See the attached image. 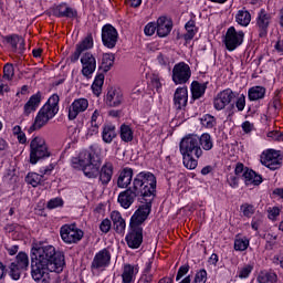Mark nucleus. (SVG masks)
<instances>
[{
  "mask_svg": "<svg viewBox=\"0 0 283 283\" xmlns=\"http://www.w3.org/2000/svg\"><path fill=\"white\" fill-rule=\"evenodd\" d=\"M54 17L59 19H78V11L75 8L70 7L67 3H60L53 10Z\"/></svg>",
  "mask_w": 283,
  "mask_h": 283,
  "instance_id": "6ab92c4d",
  "label": "nucleus"
},
{
  "mask_svg": "<svg viewBox=\"0 0 283 283\" xmlns=\"http://www.w3.org/2000/svg\"><path fill=\"white\" fill-rule=\"evenodd\" d=\"M111 230H112V221L109 219L102 220L99 224V231H102V233H109Z\"/></svg>",
  "mask_w": 283,
  "mask_h": 283,
  "instance_id": "13d9d810",
  "label": "nucleus"
},
{
  "mask_svg": "<svg viewBox=\"0 0 283 283\" xmlns=\"http://www.w3.org/2000/svg\"><path fill=\"white\" fill-rule=\"evenodd\" d=\"M226 36H244V32L235 31V27H230L226 33Z\"/></svg>",
  "mask_w": 283,
  "mask_h": 283,
  "instance_id": "69168bd1",
  "label": "nucleus"
},
{
  "mask_svg": "<svg viewBox=\"0 0 283 283\" xmlns=\"http://www.w3.org/2000/svg\"><path fill=\"white\" fill-rule=\"evenodd\" d=\"M31 276L36 283H51L52 276L63 273L65 254L54 245L34 243L30 250Z\"/></svg>",
  "mask_w": 283,
  "mask_h": 283,
  "instance_id": "f257e3e1",
  "label": "nucleus"
},
{
  "mask_svg": "<svg viewBox=\"0 0 283 283\" xmlns=\"http://www.w3.org/2000/svg\"><path fill=\"white\" fill-rule=\"evenodd\" d=\"M76 48L82 50V52H85V50H92V48H94V38H84L83 41L76 44Z\"/></svg>",
  "mask_w": 283,
  "mask_h": 283,
  "instance_id": "37998d69",
  "label": "nucleus"
},
{
  "mask_svg": "<svg viewBox=\"0 0 283 283\" xmlns=\"http://www.w3.org/2000/svg\"><path fill=\"white\" fill-rule=\"evenodd\" d=\"M187 103H189V91L186 86L177 87L174 93L172 107L176 112H185Z\"/></svg>",
  "mask_w": 283,
  "mask_h": 283,
  "instance_id": "2eb2a0df",
  "label": "nucleus"
},
{
  "mask_svg": "<svg viewBox=\"0 0 283 283\" xmlns=\"http://www.w3.org/2000/svg\"><path fill=\"white\" fill-rule=\"evenodd\" d=\"M101 164V148L96 144L91 145L86 150H82L78 157L72 160L73 169L83 171L86 178H98L99 185L107 187L114 178V164L111 161H106L102 166Z\"/></svg>",
  "mask_w": 283,
  "mask_h": 283,
  "instance_id": "f03ea898",
  "label": "nucleus"
},
{
  "mask_svg": "<svg viewBox=\"0 0 283 283\" xmlns=\"http://www.w3.org/2000/svg\"><path fill=\"white\" fill-rule=\"evenodd\" d=\"M9 269V277H11L14 282H19L21 280V275L30 269V256L28 253L20 251L13 262L8 265Z\"/></svg>",
  "mask_w": 283,
  "mask_h": 283,
  "instance_id": "1a4fd4ad",
  "label": "nucleus"
},
{
  "mask_svg": "<svg viewBox=\"0 0 283 283\" xmlns=\"http://www.w3.org/2000/svg\"><path fill=\"white\" fill-rule=\"evenodd\" d=\"M24 180L27 185H31V187H39V185L45 181V177L38 172H28Z\"/></svg>",
  "mask_w": 283,
  "mask_h": 283,
  "instance_id": "e433bc0d",
  "label": "nucleus"
},
{
  "mask_svg": "<svg viewBox=\"0 0 283 283\" xmlns=\"http://www.w3.org/2000/svg\"><path fill=\"white\" fill-rule=\"evenodd\" d=\"M134 273H138V265L126 264L122 274L123 283L134 282Z\"/></svg>",
  "mask_w": 283,
  "mask_h": 283,
  "instance_id": "f704fd0d",
  "label": "nucleus"
},
{
  "mask_svg": "<svg viewBox=\"0 0 283 283\" xmlns=\"http://www.w3.org/2000/svg\"><path fill=\"white\" fill-rule=\"evenodd\" d=\"M154 282V274H142L137 283H151Z\"/></svg>",
  "mask_w": 283,
  "mask_h": 283,
  "instance_id": "338daca9",
  "label": "nucleus"
},
{
  "mask_svg": "<svg viewBox=\"0 0 283 283\" xmlns=\"http://www.w3.org/2000/svg\"><path fill=\"white\" fill-rule=\"evenodd\" d=\"M119 136L123 143H132V140H134V130L132 129V126L122 124L119 128Z\"/></svg>",
  "mask_w": 283,
  "mask_h": 283,
  "instance_id": "c9c22d12",
  "label": "nucleus"
},
{
  "mask_svg": "<svg viewBox=\"0 0 283 283\" xmlns=\"http://www.w3.org/2000/svg\"><path fill=\"white\" fill-rule=\"evenodd\" d=\"M275 240H277V235L268 233L266 249L273 250L275 247Z\"/></svg>",
  "mask_w": 283,
  "mask_h": 283,
  "instance_id": "e2e57ef3",
  "label": "nucleus"
},
{
  "mask_svg": "<svg viewBox=\"0 0 283 283\" xmlns=\"http://www.w3.org/2000/svg\"><path fill=\"white\" fill-rule=\"evenodd\" d=\"M174 30V21L166 15L157 19V36H169Z\"/></svg>",
  "mask_w": 283,
  "mask_h": 283,
  "instance_id": "4be33fe9",
  "label": "nucleus"
},
{
  "mask_svg": "<svg viewBox=\"0 0 283 283\" xmlns=\"http://www.w3.org/2000/svg\"><path fill=\"white\" fill-rule=\"evenodd\" d=\"M171 78L175 85H187V82L191 78V66L186 62L175 64Z\"/></svg>",
  "mask_w": 283,
  "mask_h": 283,
  "instance_id": "f8f14e48",
  "label": "nucleus"
},
{
  "mask_svg": "<svg viewBox=\"0 0 283 283\" xmlns=\"http://www.w3.org/2000/svg\"><path fill=\"white\" fill-rule=\"evenodd\" d=\"M114 61H116V54L104 53L102 57V64L99 65L98 70H102L104 74H107V72L114 67Z\"/></svg>",
  "mask_w": 283,
  "mask_h": 283,
  "instance_id": "2f4dec72",
  "label": "nucleus"
},
{
  "mask_svg": "<svg viewBox=\"0 0 283 283\" xmlns=\"http://www.w3.org/2000/svg\"><path fill=\"white\" fill-rule=\"evenodd\" d=\"M227 182L232 189L240 187V177L238 175L230 174L227 177Z\"/></svg>",
  "mask_w": 283,
  "mask_h": 283,
  "instance_id": "603ef678",
  "label": "nucleus"
},
{
  "mask_svg": "<svg viewBox=\"0 0 283 283\" xmlns=\"http://www.w3.org/2000/svg\"><path fill=\"white\" fill-rule=\"evenodd\" d=\"M266 96V87L261 85L252 86L248 90V101L254 103L255 101H262Z\"/></svg>",
  "mask_w": 283,
  "mask_h": 283,
  "instance_id": "bb28decb",
  "label": "nucleus"
},
{
  "mask_svg": "<svg viewBox=\"0 0 283 283\" xmlns=\"http://www.w3.org/2000/svg\"><path fill=\"white\" fill-rule=\"evenodd\" d=\"M102 42L104 48H107L108 50H114V48H116V44L118 43V36H102Z\"/></svg>",
  "mask_w": 283,
  "mask_h": 283,
  "instance_id": "a18cd8bd",
  "label": "nucleus"
},
{
  "mask_svg": "<svg viewBox=\"0 0 283 283\" xmlns=\"http://www.w3.org/2000/svg\"><path fill=\"white\" fill-rule=\"evenodd\" d=\"M185 28L188 33V36H196V34H198V28H196V22L193 20H189L186 23Z\"/></svg>",
  "mask_w": 283,
  "mask_h": 283,
  "instance_id": "5fc2aeb1",
  "label": "nucleus"
},
{
  "mask_svg": "<svg viewBox=\"0 0 283 283\" xmlns=\"http://www.w3.org/2000/svg\"><path fill=\"white\" fill-rule=\"evenodd\" d=\"M42 127H45V123H43L41 119L39 120V117L35 116L34 123L25 129L28 134H33V132H36V129H41Z\"/></svg>",
  "mask_w": 283,
  "mask_h": 283,
  "instance_id": "864d4df0",
  "label": "nucleus"
},
{
  "mask_svg": "<svg viewBox=\"0 0 283 283\" xmlns=\"http://www.w3.org/2000/svg\"><path fill=\"white\" fill-rule=\"evenodd\" d=\"M82 74L85 78H92V74L96 72V57L91 52H86L81 57Z\"/></svg>",
  "mask_w": 283,
  "mask_h": 283,
  "instance_id": "f3484780",
  "label": "nucleus"
},
{
  "mask_svg": "<svg viewBox=\"0 0 283 283\" xmlns=\"http://www.w3.org/2000/svg\"><path fill=\"white\" fill-rule=\"evenodd\" d=\"M157 62L161 65V67H169L170 65V61H169V56L163 54V53H159L157 55Z\"/></svg>",
  "mask_w": 283,
  "mask_h": 283,
  "instance_id": "bf43d9fd",
  "label": "nucleus"
},
{
  "mask_svg": "<svg viewBox=\"0 0 283 283\" xmlns=\"http://www.w3.org/2000/svg\"><path fill=\"white\" fill-rule=\"evenodd\" d=\"M241 180H243L245 187H260V184L264 182L262 175L251 168H245L244 174L241 175Z\"/></svg>",
  "mask_w": 283,
  "mask_h": 283,
  "instance_id": "aec40b11",
  "label": "nucleus"
},
{
  "mask_svg": "<svg viewBox=\"0 0 283 283\" xmlns=\"http://www.w3.org/2000/svg\"><path fill=\"white\" fill-rule=\"evenodd\" d=\"M250 241L247 238L234 240V251H247L249 249Z\"/></svg>",
  "mask_w": 283,
  "mask_h": 283,
  "instance_id": "49530a36",
  "label": "nucleus"
},
{
  "mask_svg": "<svg viewBox=\"0 0 283 283\" xmlns=\"http://www.w3.org/2000/svg\"><path fill=\"white\" fill-rule=\"evenodd\" d=\"M247 169H249V167L244 166L242 163H238L234 168V175L239 176V178H242V174H244Z\"/></svg>",
  "mask_w": 283,
  "mask_h": 283,
  "instance_id": "052dcab7",
  "label": "nucleus"
},
{
  "mask_svg": "<svg viewBox=\"0 0 283 283\" xmlns=\"http://www.w3.org/2000/svg\"><path fill=\"white\" fill-rule=\"evenodd\" d=\"M190 269H191V266H189V264H184V265L179 266V269L177 271V275H176V282H180V280H182V277H185V275H187V273H189Z\"/></svg>",
  "mask_w": 283,
  "mask_h": 283,
  "instance_id": "6e6d98bb",
  "label": "nucleus"
},
{
  "mask_svg": "<svg viewBox=\"0 0 283 283\" xmlns=\"http://www.w3.org/2000/svg\"><path fill=\"white\" fill-rule=\"evenodd\" d=\"M199 147L202 151H211L213 149V137L209 133H202L201 136L195 135Z\"/></svg>",
  "mask_w": 283,
  "mask_h": 283,
  "instance_id": "c756f323",
  "label": "nucleus"
},
{
  "mask_svg": "<svg viewBox=\"0 0 283 283\" xmlns=\"http://www.w3.org/2000/svg\"><path fill=\"white\" fill-rule=\"evenodd\" d=\"M235 98V95L233 94V90L226 88L221 92H219L213 97V108L216 112H222V109H227V114L229 116H233L235 114V104H231V102Z\"/></svg>",
  "mask_w": 283,
  "mask_h": 283,
  "instance_id": "6e6552de",
  "label": "nucleus"
},
{
  "mask_svg": "<svg viewBox=\"0 0 283 283\" xmlns=\"http://www.w3.org/2000/svg\"><path fill=\"white\" fill-rule=\"evenodd\" d=\"M112 264V252L104 248L99 250L93 258L91 263V271L96 273V271H103V269H107Z\"/></svg>",
  "mask_w": 283,
  "mask_h": 283,
  "instance_id": "ddd939ff",
  "label": "nucleus"
},
{
  "mask_svg": "<svg viewBox=\"0 0 283 283\" xmlns=\"http://www.w3.org/2000/svg\"><path fill=\"white\" fill-rule=\"evenodd\" d=\"M42 95L41 92H36L31 95L28 102L23 106V114L25 116H30V114H34L41 106Z\"/></svg>",
  "mask_w": 283,
  "mask_h": 283,
  "instance_id": "5701e85b",
  "label": "nucleus"
},
{
  "mask_svg": "<svg viewBox=\"0 0 283 283\" xmlns=\"http://www.w3.org/2000/svg\"><path fill=\"white\" fill-rule=\"evenodd\" d=\"M179 151L184 158V166L190 170L198 167V159L202 158V154H205L195 134H190L181 139Z\"/></svg>",
  "mask_w": 283,
  "mask_h": 283,
  "instance_id": "39448f33",
  "label": "nucleus"
},
{
  "mask_svg": "<svg viewBox=\"0 0 283 283\" xmlns=\"http://www.w3.org/2000/svg\"><path fill=\"white\" fill-rule=\"evenodd\" d=\"M253 269H255L253 263L244 264L243 266L238 269L237 275L240 280H249V277H251V274L253 273Z\"/></svg>",
  "mask_w": 283,
  "mask_h": 283,
  "instance_id": "58836bf2",
  "label": "nucleus"
},
{
  "mask_svg": "<svg viewBox=\"0 0 283 283\" xmlns=\"http://www.w3.org/2000/svg\"><path fill=\"white\" fill-rule=\"evenodd\" d=\"M0 48H8L14 54H25V38L23 36H0Z\"/></svg>",
  "mask_w": 283,
  "mask_h": 283,
  "instance_id": "9b49d317",
  "label": "nucleus"
},
{
  "mask_svg": "<svg viewBox=\"0 0 283 283\" xmlns=\"http://www.w3.org/2000/svg\"><path fill=\"white\" fill-rule=\"evenodd\" d=\"M3 78L4 81H12L14 78V65L7 63L3 66Z\"/></svg>",
  "mask_w": 283,
  "mask_h": 283,
  "instance_id": "de8ad7c7",
  "label": "nucleus"
},
{
  "mask_svg": "<svg viewBox=\"0 0 283 283\" xmlns=\"http://www.w3.org/2000/svg\"><path fill=\"white\" fill-rule=\"evenodd\" d=\"M271 17L262 9L258 15V25L261 30L260 36L266 35V28H269V21Z\"/></svg>",
  "mask_w": 283,
  "mask_h": 283,
  "instance_id": "72a5a7b5",
  "label": "nucleus"
},
{
  "mask_svg": "<svg viewBox=\"0 0 283 283\" xmlns=\"http://www.w3.org/2000/svg\"><path fill=\"white\" fill-rule=\"evenodd\" d=\"M150 213L151 202H148L147 205H140L130 217L127 233L125 235V242L128 249L136 250L143 247V224H145Z\"/></svg>",
  "mask_w": 283,
  "mask_h": 283,
  "instance_id": "20e7f679",
  "label": "nucleus"
},
{
  "mask_svg": "<svg viewBox=\"0 0 283 283\" xmlns=\"http://www.w3.org/2000/svg\"><path fill=\"white\" fill-rule=\"evenodd\" d=\"M54 164H50L49 166L42 167L40 168V174H42V176H50V174H52V171H54Z\"/></svg>",
  "mask_w": 283,
  "mask_h": 283,
  "instance_id": "0e129e2a",
  "label": "nucleus"
},
{
  "mask_svg": "<svg viewBox=\"0 0 283 283\" xmlns=\"http://www.w3.org/2000/svg\"><path fill=\"white\" fill-rule=\"evenodd\" d=\"M118 134L116 133V126L114 124H106L103 126L102 130V140L106 145H112L114 138H116Z\"/></svg>",
  "mask_w": 283,
  "mask_h": 283,
  "instance_id": "c85d7f7f",
  "label": "nucleus"
},
{
  "mask_svg": "<svg viewBox=\"0 0 283 283\" xmlns=\"http://www.w3.org/2000/svg\"><path fill=\"white\" fill-rule=\"evenodd\" d=\"M209 85V82L200 83L198 81H192L190 84V103H193V101H198L205 96L207 92V86Z\"/></svg>",
  "mask_w": 283,
  "mask_h": 283,
  "instance_id": "b1692460",
  "label": "nucleus"
},
{
  "mask_svg": "<svg viewBox=\"0 0 283 283\" xmlns=\"http://www.w3.org/2000/svg\"><path fill=\"white\" fill-rule=\"evenodd\" d=\"M157 187L158 179L156 175L149 170H143L135 175L130 187L119 192L117 202L123 209H129L136 202V198H138L139 202H145L144 205H149L150 202L151 212Z\"/></svg>",
  "mask_w": 283,
  "mask_h": 283,
  "instance_id": "7ed1b4c3",
  "label": "nucleus"
},
{
  "mask_svg": "<svg viewBox=\"0 0 283 283\" xmlns=\"http://www.w3.org/2000/svg\"><path fill=\"white\" fill-rule=\"evenodd\" d=\"M102 36H118V31L114 25L107 23L102 28Z\"/></svg>",
  "mask_w": 283,
  "mask_h": 283,
  "instance_id": "09e8293b",
  "label": "nucleus"
},
{
  "mask_svg": "<svg viewBox=\"0 0 283 283\" xmlns=\"http://www.w3.org/2000/svg\"><path fill=\"white\" fill-rule=\"evenodd\" d=\"M59 103H61V97L59 96V94H52L38 112V120H41L42 123H44V125H48V123H50V120H52V118H54V116L59 114Z\"/></svg>",
  "mask_w": 283,
  "mask_h": 283,
  "instance_id": "0eeeda50",
  "label": "nucleus"
},
{
  "mask_svg": "<svg viewBox=\"0 0 283 283\" xmlns=\"http://www.w3.org/2000/svg\"><path fill=\"white\" fill-rule=\"evenodd\" d=\"M200 125L205 129H213L218 125V119L211 114H205L200 117Z\"/></svg>",
  "mask_w": 283,
  "mask_h": 283,
  "instance_id": "4c0bfd02",
  "label": "nucleus"
},
{
  "mask_svg": "<svg viewBox=\"0 0 283 283\" xmlns=\"http://www.w3.org/2000/svg\"><path fill=\"white\" fill-rule=\"evenodd\" d=\"M63 207H65V201L61 197L52 198L46 203V209H49V211L54 209H63Z\"/></svg>",
  "mask_w": 283,
  "mask_h": 283,
  "instance_id": "79ce46f5",
  "label": "nucleus"
},
{
  "mask_svg": "<svg viewBox=\"0 0 283 283\" xmlns=\"http://www.w3.org/2000/svg\"><path fill=\"white\" fill-rule=\"evenodd\" d=\"M235 107L238 112H244V108L247 107V96L244 94H241L237 101H235Z\"/></svg>",
  "mask_w": 283,
  "mask_h": 283,
  "instance_id": "4d7b16f0",
  "label": "nucleus"
},
{
  "mask_svg": "<svg viewBox=\"0 0 283 283\" xmlns=\"http://www.w3.org/2000/svg\"><path fill=\"white\" fill-rule=\"evenodd\" d=\"M281 209L280 207H272L268 209V218L272 221L275 222V220H277V218H280V213H281Z\"/></svg>",
  "mask_w": 283,
  "mask_h": 283,
  "instance_id": "3c124183",
  "label": "nucleus"
},
{
  "mask_svg": "<svg viewBox=\"0 0 283 283\" xmlns=\"http://www.w3.org/2000/svg\"><path fill=\"white\" fill-rule=\"evenodd\" d=\"M85 232L76 226V222L65 223L60 228V237L64 244H78Z\"/></svg>",
  "mask_w": 283,
  "mask_h": 283,
  "instance_id": "9d476101",
  "label": "nucleus"
},
{
  "mask_svg": "<svg viewBox=\"0 0 283 283\" xmlns=\"http://www.w3.org/2000/svg\"><path fill=\"white\" fill-rule=\"evenodd\" d=\"M105 83V73H99L95 75V78L91 85V90L94 96H101L103 94V85Z\"/></svg>",
  "mask_w": 283,
  "mask_h": 283,
  "instance_id": "7c9ffc66",
  "label": "nucleus"
},
{
  "mask_svg": "<svg viewBox=\"0 0 283 283\" xmlns=\"http://www.w3.org/2000/svg\"><path fill=\"white\" fill-rule=\"evenodd\" d=\"M274 50L280 54V56H283V40L279 39L274 44Z\"/></svg>",
  "mask_w": 283,
  "mask_h": 283,
  "instance_id": "774afa93",
  "label": "nucleus"
},
{
  "mask_svg": "<svg viewBox=\"0 0 283 283\" xmlns=\"http://www.w3.org/2000/svg\"><path fill=\"white\" fill-rule=\"evenodd\" d=\"M222 43L228 52H234L244 43V36H223Z\"/></svg>",
  "mask_w": 283,
  "mask_h": 283,
  "instance_id": "cd10ccee",
  "label": "nucleus"
},
{
  "mask_svg": "<svg viewBox=\"0 0 283 283\" xmlns=\"http://www.w3.org/2000/svg\"><path fill=\"white\" fill-rule=\"evenodd\" d=\"M240 211L243 218H253V216H255V206L244 202L240 206Z\"/></svg>",
  "mask_w": 283,
  "mask_h": 283,
  "instance_id": "a19ab883",
  "label": "nucleus"
},
{
  "mask_svg": "<svg viewBox=\"0 0 283 283\" xmlns=\"http://www.w3.org/2000/svg\"><path fill=\"white\" fill-rule=\"evenodd\" d=\"M261 164L270 169L275 171L282 167V158H280V153L275 149H268L261 155Z\"/></svg>",
  "mask_w": 283,
  "mask_h": 283,
  "instance_id": "4468645a",
  "label": "nucleus"
},
{
  "mask_svg": "<svg viewBox=\"0 0 283 283\" xmlns=\"http://www.w3.org/2000/svg\"><path fill=\"white\" fill-rule=\"evenodd\" d=\"M111 220L113 222V229L117 235H125V229H127V223L123 219V214L119 211H113L111 213Z\"/></svg>",
  "mask_w": 283,
  "mask_h": 283,
  "instance_id": "393cba45",
  "label": "nucleus"
},
{
  "mask_svg": "<svg viewBox=\"0 0 283 283\" xmlns=\"http://www.w3.org/2000/svg\"><path fill=\"white\" fill-rule=\"evenodd\" d=\"M101 111L95 109L91 116V127L87 129V136H94L98 133V127H101Z\"/></svg>",
  "mask_w": 283,
  "mask_h": 283,
  "instance_id": "473e14b6",
  "label": "nucleus"
},
{
  "mask_svg": "<svg viewBox=\"0 0 283 283\" xmlns=\"http://www.w3.org/2000/svg\"><path fill=\"white\" fill-rule=\"evenodd\" d=\"M156 30L158 31L157 22H149L144 28V33L146 36H154L156 34Z\"/></svg>",
  "mask_w": 283,
  "mask_h": 283,
  "instance_id": "8fccbe9b",
  "label": "nucleus"
},
{
  "mask_svg": "<svg viewBox=\"0 0 283 283\" xmlns=\"http://www.w3.org/2000/svg\"><path fill=\"white\" fill-rule=\"evenodd\" d=\"M277 272L273 271V269L261 270L256 275L258 283H277Z\"/></svg>",
  "mask_w": 283,
  "mask_h": 283,
  "instance_id": "a878e982",
  "label": "nucleus"
},
{
  "mask_svg": "<svg viewBox=\"0 0 283 283\" xmlns=\"http://www.w3.org/2000/svg\"><path fill=\"white\" fill-rule=\"evenodd\" d=\"M209 273L206 269L197 270L192 283H207Z\"/></svg>",
  "mask_w": 283,
  "mask_h": 283,
  "instance_id": "c03bdc74",
  "label": "nucleus"
},
{
  "mask_svg": "<svg viewBox=\"0 0 283 283\" xmlns=\"http://www.w3.org/2000/svg\"><path fill=\"white\" fill-rule=\"evenodd\" d=\"M8 275H10V269L0 261V280H6Z\"/></svg>",
  "mask_w": 283,
  "mask_h": 283,
  "instance_id": "680f3d73",
  "label": "nucleus"
},
{
  "mask_svg": "<svg viewBox=\"0 0 283 283\" xmlns=\"http://www.w3.org/2000/svg\"><path fill=\"white\" fill-rule=\"evenodd\" d=\"M235 21L239 25L247 28L251 23V13L247 10H239L235 15Z\"/></svg>",
  "mask_w": 283,
  "mask_h": 283,
  "instance_id": "ea45409f",
  "label": "nucleus"
},
{
  "mask_svg": "<svg viewBox=\"0 0 283 283\" xmlns=\"http://www.w3.org/2000/svg\"><path fill=\"white\" fill-rule=\"evenodd\" d=\"M90 107L87 98H76L69 107V120H76V117Z\"/></svg>",
  "mask_w": 283,
  "mask_h": 283,
  "instance_id": "a211bd4d",
  "label": "nucleus"
},
{
  "mask_svg": "<svg viewBox=\"0 0 283 283\" xmlns=\"http://www.w3.org/2000/svg\"><path fill=\"white\" fill-rule=\"evenodd\" d=\"M52 156L45 139L41 136H35L30 143V165H36L40 160H45Z\"/></svg>",
  "mask_w": 283,
  "mask_h": 283,
  "instance_id": "423d86ee",
  "label": "nucleus"
},
{
  "mask_svg": "<svg viewBox=\"0 0 283 283\" xmlns=\"http://www.w3.org/2000/svg\"><path fill=\"white\" fill-rule=\"evenodd\" d=\"M107 107H120L125 103V95L123 90L118 87H111L104 98Z\"/></svg>",
  "mask_w": 283,
  "mask_h": 283,
  "instance_id": "dca6fc26",
  "label": "nucleus"
},
{
  "mask_svg": "<svg viewBox=\"0 0 283 283\" xmlns=\"http://www.w3.org/2000/svg\"><path fill=\"white\" fill-rule=\"evenodd\" d=\"M132 182H134V169L130 167L123 168L117 178V187L119 189H129Z\"/></svg>",
  "mask_w": 283,
  "mask_h": 283,
  "instance_id": "412c9836",
  "label": "nucleus"
}]
</instances>
